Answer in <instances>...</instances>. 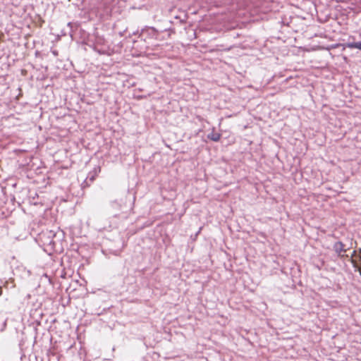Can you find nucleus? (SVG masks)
Returning a JSON list of instances; mask_svg holds the SVG:
<instances>
[{
    "mask_svg": "<svg viewBox=\"0 0 361 361\" xmlns=\"http://www.w3.org/2000/svg\"><path fill=\"white\" fill-rule=\"evenodd\" d=\"M334 250L341 257H351V255L353 254V251L351 252L348 248L345 247V245L341 242H337L334 245Z\"/></svg>",
    "mask_w": 361,
    "mask_h": 361,
    "instance_id": "1",
    "label": "nucleus"
},
{
    "mask_svg": "<svg viewBox=\"0 0 361 361\" xmlns=\"http://www.w3.org/2000/svg\"><path fill=\"white\" fill-rule=\"evenodd\" d=\"M351 262L353 267L358 270L361 275V249L358 251H353V254L351 255Z\"/></svg>",
    "mask_w": 361,
    "mask_h": 361,
    "instance_id": "2",
    "label": "nucleus"
},
{
    "mask_svg": "<svg viewBox=\"0 0 361 361\" xmlns=\"http://www.w3.org/2000/svg\"><path fill=\"white\" fill-rule=\"evenodd\" d=\"M221 135L218 133L212 132L208 135V138L210 140L217 142L220 140Z\"/></svg>",
    "mask_w": 361,
    "mask_h": 361,
    "instance_id": "3",
    "label": "nucleus"
},
{
    "mask_svg": "<svg viewBox=\"0 0 361 361\" xmlns=\"http://www.w3.org/2000/svg\"><path fill=\"white\" fill-rule=\"evenodd\" d=\"M350 47H355V48L361 49V42L360 43H356L355 44H352Z\"/></svg>",
    "mask_w": 361,
    "mask_h": 361,
    "instance_id": "4",
    "label": "nucleus"
},
{
    "mask_svg": "<svg viewBox=\"0 0 361 361\" xmlns=\"http://www.w3.org/2000/svg\"><path fill=\"white\" fill-rule=\"evenodd\" d=\"M2 295V288L0 286V296Z\"/></svg>",
    "mask_w": 361,
    "mask_h": 361,
    "instance_id": "5",
    "label": "nucleus"
}]
</instances>
